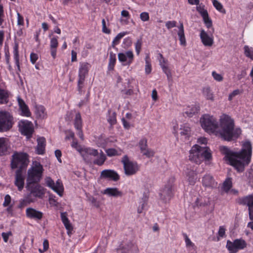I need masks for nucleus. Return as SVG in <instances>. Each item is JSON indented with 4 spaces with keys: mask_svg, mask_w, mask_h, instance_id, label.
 <instances>
[{
    "mask_svg": "<svg viewBox=\"0 0 253 253\" xmlns=\"http://www.w3.org/2000/svg\"><path fill=\"white\" fill-rule=\"evenodd\" d=\"M252 145L250 142L246 141L243 145L241 151H232L226 146L220 147L221 153L225 155V159L230 165L233 166L239 172L244 170L245 167L251 161L252 155Z\"/></svg>",
    "mask_w": 253,
    "mask_h": 253,
    "instance_id": "obj_1",
    "label": "nucleus"
},
{
    "mask_svg": "<svg viewBox=\"0 0 253 253\" xmlns=\"http://www.w3.org/2000/svg\"><path fill=\"white\" fill-rule=\"evenodd\" d=\"M221 128L220 135L224 140L231 141L233 138H237L241 133V130L238 128L234 129V121L229 116L222 115L220 119Z\"/></svg>",
    "mask_w": 253,
    "mask_h": 253,
    "instance_id": "obj_2",
    "label": "nucleus"
},
{
    "mask_svg": "<svg viewBox=\"0 0 253 253\" xmlns=\"http://www.w3.org/2000/svg\"><path fill=\"white\" fill-rule=\"evenodd\" d=\"M39 182H26V189L28 192L21 201L22 206L34 203L36 198L42 199L45 193V189Z\"/></svg>",
    "mask_w": 253,
    "mask_h": 253,
    "instance_id": "obj_3",
    "label": "nucleus"
},
{
    "mask_svg": "<svg viewBox=\"0 0 253 253\" xmlns=\"http://www.w3.org/2000/svg\"><path fill=\"white\" fill-rule=\"evenodd\" d=\"M211 157V150L209 148L201 147L196 144L190 151L189 159L193 163L199 164L203 160H210Z\"/></svg>",
    "mask_w": 253,
    "mask_h": 253,
    "instance_id": "obj_4",
    "label": "nucleus"
},
{
    "mask_svg": "<svg viewBox=\"0 0 253 253\" xmlns=\"http://www.w3.org/2000/svg\"><path fill=\"white\" fill-rule=\"evenodd\" d=\"M43 171V168L40 163L33 162L28 170L26 182H39L42 178Z\"/></svg>",
    "mask_w": 253,
    "mask_h": 253,
    "instance_id": "obj_5",
    "label": "nucleus"
},
{
    "mask_svg": "<svg viewBox=\"0 0 253 253\" xmlns=\"http://www.w3.org/2000/svg\"><path fill=\"white\" fill-rule=\"evenodd\" d=\"M28 163V155L26 153L15 152L12 156L10 164L12 169H18L23 171Z\"/></svg>",
    "mask_w": 253,
    "mask_h": 253,
    "instance_id": "obj_6",
    "label": "nucleus"
},
{
    "mask_svg": "<svg viewBox=\"0 0 253 253\" xmlns=\"http://www.w3.org/2000/svg\"><path fill=\"white\" fill-rule=\"evenodd\" d=\"M202 127L206 131L209 133H213L218 128V122L213 117L205 114L200 119Z\"/></svg>",
    "mask_w": 253,
    "mask_h": 253,
    "instance_id": "obj_7",
    "label": "nucleus"
},
{
    "mask_svg": "<svg viewBox=\"0 0 253 253\" xmlns=\"http://www.w3.org/2000/svg\"><path fill=\"white\" fill-rule=\"evenodd\" d=\"M121 162L123 164L125 173L127 176L136 174L139 169V167L137 163L130 161L127 155L123 157Z\"/></svg>",
    "mask_w": 253,
    "mask_h": 253,
    "instance_id": "obj_8",
    "label": "nucleus"
},
{
    "mask_svg": "<svg viewBox=\"0 0 253 253\" xmlns=\"http://www.w3.org/2000/svg\"><path fill=\"white\" fill-rule=\"evenodd\" d=\"M12 118L9 113L0 111V132L6 131L12 126Z\"/></svg>",
    "mask_w": 253,
    "mask_h": 253,
    "instance_id": "obj_9",
    "label": "nucleus"
},
{
    "mask_svg": "<svg viewBox=\"0 0 253 253\" xmlns=\"http://www.w3.org/2000/svg\"><path fill=\"white\" fill-rule=\"evenodd\" d=\"M247 246V243L242 239H235L233 242L228 240L226 243V248L229 253H237L239 250L246 248Z\"/></svg>",
    "mask_w": 253,
    "mask_h": 253,
    "instance_id": "obj_10",
    "label": "nucleus"
},
{
    "mask_svg": "<svg viewBox=\"0 0 253 253\" xmlns=\"http://www.w3.org/2000/svg\"><path fill=\"white\" fill-rule=\"evenodd\" d=\"M19 129L22 134L26 135L27 138L31 137L34 131L33 124L27 120H21L18 124Z\"/></svg>",
    "mask_w": 253,
    "mask_h": 253,
    "instance_id": "obj_11",
    "label": "nucleus"
},
{
    "mask_svg": "<svg viewBox=\"0 0 253 253\" xmlns=\"http://www.w3.org/2000/svg\"><path fill=\"white\" fill-rule=\"evenodd\" d=\"M46 185L55 192L59 196H63L64 187L61 181L58 179L56 183L49 177L45 178Z\"/></svg>",
    "mask_w": 253,
    "mask_h": 253,
    "instance_id": "obj_12",
    "label": "nucleus"
},
{
    "mask_svg": "<svg viewBox=\"0 0 253 253\" xmlns=\"http://www.w3.org/2000/svg\"><path fill=\"white\" fill-rule=\"evenodd\" d=\"M214 29L212 28L211 31L209 32H206L204 30L200 31V37L203 45L205 46H211L214 42L213 33Z\"/></svg>",
    "mask_w": 253,
    "mask_h": 253,
    "instance_id": "obj_13",
    "label": "nucleus"
},
{
    "mask_svg": "<svg viewBox=\"0 0 253 253\" xmlns=\"http://www.w3.org/2000/svg\"><path fill=\"white\" fill-rule=\"evenodd\" d=\"M14 178V185L17 187L19 191H22L25 184V176L23 171L21 169H17L15 171Z\"/></svg>",
    "mask_w": 253,
    "mask_h": 253,
    "instance_id": "obj_14",
    "label": "nucleus"
},
{
    "mask_svg": "<svg viewBox=\"0 0 253 253\" xmlns=\"http://www.w3.org/2000/svg\"><path fill=\"white\" fill-rule=\"evenodd\" d=\"M134 58V55L132 51L129 50L125 53H119L118 54V60L120 62L124 63L123 65L129 66Z\"/></svg>",
    "mask_w": 253,
    "mask_h": 253,
    "instance_id": "obj_15",
    "label": "nucleus"
},
{
    "mask_svg": "<svg viewBox=\"0 0 253 253\" xmlns=\"http://www.w3.org/2000/svg\"><path fill=\"white\" fill-rule=\"evenodd\" d=\"M173 186L172 184H168L160 193V198L164 202L169 201L172 196Z\"/></svg>",
    "mask_w": 253,
    "mask_h": 253,
    "instance_id": "obj_16",
    "label": "nucleus"
},
{
    "mask_svg": "<svg viewBox=\"0 0 253 253\" xmlns=\"http://www.w3.org/2000/svg\"><path fill=\"white\" fill-rule=\"evenodd\" d=\"M84 160L87 163L95 162V150L89 148H83L79 152Z\"/></svg>",
    "mask_w": 253,
    "mask_h": 253,
    "instance_id": "obj_17",
    "label": "nucleus"
},
{
    "mask_svg": "<svg viewBox=\"0 0 253 253\" xmlns=\"http://www.w3.org/2000/svg\"><path fill=\"white\" fill-rule=\"evenodd\" d=\"M138 252L137 246L130 241L127 242L122 247L117 249V253H137Z\"/></svg>",
    "mask_w": 253,
    "mask_h": 253,
    "instance_id": "obj_18",
    "label": "nucleus"
},
{
    "mask_svg": "<svg viewBox=\"0 0 253 253\" xmlns=\"http://www.w3.org/2000/svg\"><path fill=\"white\" fill-rule=\"evenodd\" d=\"M240 203L247 205L249 207V215L251 220H253V196L249 195L240 200Z\"/></svg>",
    "mask_w": 253,
    "mask_h": 253,
    "instance_id": "obj_19",
    "label": "nucleus"
},
{
    "mask_svg": "<svg viewBox=\"0 0 253 253\" xmlns=\"http://www.w3.org/2000/svg\"><path fill=\"white\" fill-rule=\"evenodd\" d=\"M90 67V65L86 62L80 63L78 72V79L85 80Z\"/></svg>",
    "mask_w": 253,
    "mask_h": 253,
    "instance_id": "obj_20",
    "label": "nucleus"
},
{
    "mask_svg": "<svg viewBox=\"0 0 253 253\" xmlns=\"http://www.w3.org/2000/svg\"><path fill=\"white\" fill-rule=\"evenodd\" d=\"M100 178H108L116 181L120 179V176L116 171L112 169H105L101 171Z\"/></svg>",
    "mask_w": 253,
    "mask_h": 253,
    "instance_id": "obj_21",
    "label": "nucleus"
},
{
    "mask_svg": "<svg viewBox=\"0 0 253 253\" xmlns=\"http://www.w3.org/2000/svg\"><path fill=\"white\" fill-rule=\"evenodd\" d=\"M26 214L29 218L37 220L41 219L43 216V214L41 211L32 208H28L26 210Z\"/></svg>",
    "mask_w": 253,
    "mask_h": 253,
    "instance_id": "obj_22",
    "label": "nucleus"
},
{
    "mask_svg": "<svg viewBox=\"0 0 253 253\" xmlns=\"http://www.w3.org/2000/svg\"><path fill=\"white\" fill-rule=\"evenodd\" d=\"M185 173L187 177V180L190 184H194L196 180L197 173L194 170V168L191 167L187 166L185 170Z\"/></svg>",
    "mask_w": 253,
    "mask_h": 253,
    "instance_id": "obj_23",
    "label": "nucleus"
},
{
    "mask_svg": "<svg viewBox=\"0 0 253 253\" xmlns=\"http://www.w3.org/2000/svg\"><path fill=\"white\" fill-rule=\"evenodd\" d=\"M10 147L8 140L4 137L0 138V155H5Z\"/></svg>",
    "mask_w": 253,
    "mask_h": 253,
    "instance_id": "obj_24",
    "label": "nucleus"
},
{
    "mask_svg": "<svg viewBox=\"0 0 253 253\" xmlns=\"http://www.w3.org/2000/svg\"><path fill=\"white\" fill-rule=\"evenodd\" d=\"M17 101L19 108L21 110L22 115L26 117H29L31 115V113L28 106L25 104L24 100L18 96L17 97Z\"/></svg>",
    "mask_w": 253,
    "mask_h": 253,
    "instance_id": "obj_25",
    "label": "nucleus"
},
{
    "mask_svg": "<svg viewBox=\"0 0 253 253\" xmlns=\"http://www.w3.org/2000/svg\"><path fill=\"white\" fill-rule=\"evenodd\" d=\"M58 45V37H52L50 41V50L52 57L55 59L56 57L57 47Z\"/></svg>",
    "mask_w": 253,
    "mask_h": 253,
    "instance_id": "obj_26",
    "label": "nucleus"
},
{
    "mask_svg": "<svg viewBox=\"0 0 253 253\" xmlns=\"http://www.w3.org/2000/svg\"><path fill=\"white\" fill-rule=\"evenodd\" d=\"M38 145L36 148L37 153L41 155L43 154L45 150V139L42 137L37 139Z\"/></svg>",
    "mask_w": 253,
    "mask_h": 253,
    "instance_id": "obj_27",
    "label": "nucleus"
},
{
    "mask_svg": "<svg viewBox=\"0 0 253 253\" xmlns=\"http://www.w3.org/2000/svg\"><path fill=\"white\" fill-rule=\"evenodd\" d=\"M103 193L109 196L115 197L122 196V192L117 188H107L104 190Z\"/></svg>",
    "mask_w": 253,
    "mask_h": 253,
    "instance_id": "obj_28",
    "label": "nucleus"
},
{
    "mask_svg": "<svg viewBox=\"0 0 253 253\" xmlns=\"http://www.w3.org/2000/svg\"><path fill=\"white\" fill-rule=\"evenodd\" d=\"M61 218L62 222L63 223L66 229L67 230V233L70 235L72 230H73V227L72 224L70 223V221L67 217L66 212L61 213Z\"/></svg>",
    "mask_w": 253,
    "mask_h": 253,
    "instance_id": "obj_29",
    "label": "nucleus"
},
{
    "mask_svg": "<svg viewBox=\"0 0 253 253\" xmlns=\"http://www.w3.org/2000/svg\"><path fill=\"white\" fill-rule=\"evenodd\" d=\"M202 183L205 187H211L215 185V181L213 177L209 174H206L202 179Z\"/></svg>",
    "mask_w": 253,
    "mask_h": 253,
    "instance_id": "obj_30",
    "label": "nucleus"
},
{
    "mask_svg": "<svg viewBox=\"0 0 253 253\" xmlns=\"http://www.w3.org/2000/svg\"><path fill=\"white\" fill-rule=\"evenodd\" d=\"M202 93L204 97L208 100L214 101V97L213 92L209 86H206L203 88Z\"/></svg>",
    "mask_w": 253,
    "mask_h": 253,
    "instance_id": "obj_31",
    "label": "nucleus"
},
{
    "mask_svg": "<svg viewBox=\"0 0 253 253\" xmlns=\"http://www.w3.org/2000/svg\"><path fill=\"white\" fill-rule=\"evenodd\" d=\"M180 134L181 136H184L185 138H188L191 134V128L187 124H185L180 126Z\"/></svg>",
    "mask_w": 253,
    "mask_h": 253,
    "instance_id": "obj_32",
    "label": "nucleus"
},
{
    "mask_svg": "<svg viewBox=\"0 0 253 253\" xmlns=\"http://www.w3.org/2000/svg\"><path fill=\"white\" fill-rule=\"evenodd\" d=\"M178 32L177 35L179 37L180 44L183 46L186 45V40L184 32V27L182 23H180V25L178 27Z\"/></svg>",
    "mask_w": 253,
    "mask_h": 253,
    "instance_id": "obj_33",
    "label": "nucleus"
},
{
    "mask_svg": "<svg viewBox=\"0 0 253 253\" xmlns=\"http://www.w3.org/2000/svg\"><path fill=\"white\" fill-rule=\"evenodd\" d=\"M200 111V106L198 105H192L188 107L185 114L189 117H192L194 115L197 114Z\"/></svg>",
    "mask_w": 253,
    "mask_h": 253,
    "instance_id": "obj_34",
    "label": "nucleus"
},
{
    "mask_svg": "<svg viewBox=\"0 0 253 253\" xmlns=\"http://www.w3.org/2000/svg\"><path fill=\"white\" fill-rule=\"evenodd\" d=\"M36 113L39 118L43 119L46 117L45 108L42 105L36 106Z\"/></svg>",
    "mask_w": 253,
    "mask_h": 253,
    "instance_id": "obj_35",
    "label": "nucleus"
},
{
    "mask_svg": "<svg viewBox=\"0 0 253 253\" xmlns=\"http://www.w3.org/2000/svg\"><path fill=\"white\" fill-rule=\"evenodd\" d=\"M108 114V122L111 126L115 125L117 123L116 113L115 112L112 111L111 110H109Z\"/></svg>",
    "mask_w": 253,
    "mask_h": 253,
    "instance_id": "obj_36",
    "label": "nucleus"
},
{
    "mask_svg": "<svg viewBox=\"0 0 253 253\" xmlns=\"http://www.w3.org/2000/svg\"><path fill=\"white\" fill-rule=\"evenodd\" d=\"M74 126L77 129H82V120L81 114L78 113L76 115L74 120Z\"/></svg>",
    "mask_w": 253,
    "mask_h": 253,
    "instance_id": "obj_37",
    "label": "nucleus"
},
{
    "mask_svg": "<svg viewBox=\"0 0 253 253\" xmlns=\"http://www.w3.org/2000/svg\"><path fill=\"white\" fill-rule=\"evenodd\" d=\"M106 160V156L103 153L98 154L96 150V164L101 166Z\"/></svg>",
    "mask_w": 253,
    "mask_h": 253,
    "instance_id": "obj_38",
    "label": "nucleus"
},
{
    "mask_svg": "<svg viewBox=\"0 0 253 253\" xmlns=\"http://www.w3.org/2000/svg\"><path fill=\"white\" fill-rule=\"evenodd\" d=\"M84 80H78L77 90L80 94H82L85 91Z\"/></svg>",
    "mask_w": 253,
    "mask_h": 253,
    "instance_id": "obj_39",
    "label": "nucleus"
},
{
    "mask_svg": "<svg viewBox=\"0 0 253 253\" xmlns=\"http://www.w3.org/2000/svg\"><path fill=\"white\" fill-rule=\"evenodd\" d=\"M116 61V54L110 52L109 55V69H113L115 64Z\"/></svg>",
    "mask_w": 253,
    "mask_h": 253,
    "instance_id": "obj_40",
    "label": "nucleus"
},
{
    "mask_svg": "<svg viewBox=\"0 0 253 253\" xmlns=\"http://www.w3.org/2000/svg\"><path fill=\"white\" fill-rule=\"evenodd\" d=\"M8 96L7 91L0 88V103H6Z\"/></svg>",
    "mask_w": 253,
    "mask_h": 253,
    "instance_id": "obj_41",
    "label": "nucleus"
},
{
    "mask_svg": "<svg viewBox=\"0 0 253 253\" xmlns=\"http://www.w3.org/2000/svg\"><path fill=\"white\" fill-rule=\"evenodd\" d=\"M127 34V32H124L120 33L119 34H118L116 36V37L114 38V39L112 42V46L114 47L116 45L118 44L120 40Z\"/></svg>",
    "mask_w": 253,
    "mask_h": 253,
    "instance_id": "obj_42",
    "label": "nucleus"
},
{
    "mask_svg": "<svg viewBox=\"0 0 253 253\" xmlns=\"http://www.w3.org/2000/svg\"><path fill=\"white\" fill-rule=\"evenodd\" d=\"M232 187V181L231 178H227L223 182L222 189L225 192H227Z\"/></svg>",
    "mask_w": 253,
    "mask_h": 253,
    "instance_id": "obj_43",
    "label": "nucleus"
},
{
    "mask_svg": "<svg viewBox=\"0 0 253 253\" xmlns=\"http://www.w3.org/2000/svg\"><path fill=\"white\" fill-rule=\"evenodd\" d=\"M13 56L16 65L17 66L18 69L19 70L20 66L19 61L18 48V46L17 45H15L14 47Z\"/></svg>",
    "mask_w": 253,
    "mask_h": 253,
    "instance_id": "obj_44",
    "label": "nucleus"
},
{
    "mask_svg": "<svg viewBox=\"0 0 253 253\" xmlns=\"http://www.w3.org/2000/svg\"><path fill=\"white\" fill-rule=\"evenodd\" d=\"M145 71L146 74H149L151 72V64L149 56L147 55L145 57Z\"/></svg>",
    "mask_w": 253,
    "mask_h": 253,
    "instance_id": "obj_45",
    "label": "nucleus"
},
{
    "mask_svg": "<svg viewBox=\"0 0 253 253\" xmlns=\"http://www.w3.org/2000/svg\"><path fill=\"white\" fill-rule=\"evenodd\" d=\"M212 3L217 10L223 13H225V10L223 8L222 5L217 0H212Z\"/></svg>",
    "mask_w": 253,
    "mask_h": 253,
    "instance_id": "obj_46",
    "label": "nucleus"
},
{
    "mask_svg": "<svg viewBox=\"0 0 253 253\" xmlns=\"http://www.w3.org/2000/svg\"><path fill=\"white\" fill-rule=\"evenodd\" d=\"M141 153L144 156H145L147 158H150L154 156V152L151 149H149L148 148L143 150L141 151Z\"/></svg>",
    "mask_w": 253,
    "mask_h": 253,
    "instance_id": "obj_47",
    "label": "nucleus"
},
{
    "mask_svg": "<svg viewBox=\"0 0 253 253\" xmlns=\"http://www.w3.org/2000/svg\"><path fill=\"white\" fill-rule=\"evenodd\" d=\"M140 151L148 148L147 140L145 138L141 139L138 143Z\"/></svg>",
    "mask_w": 253,
    "mask_h": 253,
    "instance_id": "obj_48",
    "label": "nucleus"
},
{
    "mask_svg": "<svg viewBox=\"0 0 253 253\" xmlns=\"http://www.w3.org/2000/svg\"><path fill=\"white\" fill-rule=\"evenodd\" d=\"M4 11L3 9V6L0 4V27L3 28V23L4 21Z\"/></svg>",
    "mask_w": 253,
    "mask_h": 253,
    "instance_id": "obj_49",
    "label": "nucleus"
},
{
    "mask_svg": "<svg viewBox=\"0 0 253 253\" xmlns=\"http://www.w3.org/2000/svg\"><path fill=\"white\" fill-rule=\"evenodd\" d=\"M162 70L167 76L168 79L169 80L171 78L170 70L167 65H162Z\"/></svg>",
    "mask_w": 253,
    "mask_h": 253,
    "instance_id": "obj_50",
    "label": "nucleus"
},
{
    "mask_svg": "<svg viewBox=\"0 0 253 253\" xmlns=\"http://www.w3.org/2000/svg\"><path fill=\"white\" fill-rule=\"evenodd\" d=\"M244 48L246 56L253 60V49L251 50L248 46H245Z\"/></svg>",
    "mask_w": 253,
    "mask_h": 253,
    "instance_id": "obj_51",
    "label": "nucleus"
},
{
    "mask_svg": "<svg viewBox=\"0 0 253 253\" xmlns=\"http://www.w3.org/2000/svg\"><path fill=\"white\" fill-rule=\"evenodd\" d=\"M204 23L208 28H212V23L211 20L209 18V15L203 18Z\"/></svg>",
    "mask_w": 253,
    "mask_h": 253,
    "instance_id": "obj_52",
    "label": "nucleus"
},
{
    "mask_svg": "<svg viewBox=\"0 0 253 253\" xmlns=\"http://www.w3.org/2000/svg\"><path fill=\"white\" fill-rule=\"evenodd\" d=\"M142 41L141 40H138L135 44V48L137 55L139 54L141 49Z\"/></svg>",
    "mask_w": 253,
    "mask_h": 253,
    "instance_id": "obj_53",
    "label": "nucleus"
},
{
    "mask_svg": "<svg viewBox=\"0 0 253 253\" xmlns=\"http://www.w3.org/2000/svg\"><path fill=\"white\" fill-rule=\"evenodd\" d=\"M241 93V92L238 89L234 90L230 94H229L228 96V100L229 101H231L234 97L240 94Z\"/></svg>",
    "mask_w": 253,
    "mask_h": 253,
    "instance_id": "obj_54",
    "label": "nucleus"
},
{
    "mask_svg": "<svg viewBox=\"0 0 253 253\" xmlns=\"http://www.w3.org/2000/svg\"><path fill=\"white\" fill-rule=\"evenodd\" d=\"M106 153L108 156H114L118 155V151L113 148L108 149L106 150Z\"/></svg>",
    "mask_w": 253,
    "mask_h": 253,
    "instance_id": "obj_55",
    "label": "nucleus"
},
{
    "mask_svg": "<svg viewBox=\"0 0 253 253\" xmlns=\"http://www.w3.org/2000/svg\"><path fill=\"white\" fill-rule=\"evenodd\" d=\"M11 197L9 195H6L4 197V201L3 203V206L4 207L8 206L11 203Z\"/></svg>",
    "mask_w": 253,
    "mask_h": 253,
    "instance_id": "obj_56",
    "label": "nucleus"
},
{
    "mask_svg": "<svg viewBox=\"0 0 253 253\" xmlns=\"http://www.w3.org/2000/svg\"><path fill=\"white\" fill-rule=\"evenodd\" d=\"M176 26V22L175 21H169L166 23V26L168 29L175 27Z\"/></svg>",
    "mask_w": 253,
    "mask_h": 253,
    "instance_id": "obj_57",
    "label": "nucleus"
},
{
    "mask_svg": "<svg viewBox=\"0 0 253 253\" xmlns=\"http://www.w3.org/2000/svg\"><path fill=\"white\" fill-rule=\"evenodd\" d=\"M140 19L143 21H147L149 19V16L148 12H142L140 15Z\"/></svg>",
    "mask_w": 253,
    "mask_h": 253,
    "instance_id": "obj_58",
    "label": "nucleus"
},
{
    "mask_svg": "<svg viewBox=\"0 0 253 253\" xmlns=\"http://www.w3.org/2000/svg\"><path fill=\"white\" fill-rule=\"evenodd\" d=\"M212 77L217 81L220 82L223 80V77L220 74L216 73L215 71L212 73Z\"/></svg>",
    "mask_w": 253,
    "mask_h": 253,
    "instance_id": "obj_59",
    "label": "nucleus"
},
{
    "mask_svg": "<svg viewBox=\"0 0 253 253\" xmlns=\"http://www.w3.org/2000/svg\"><path fill=\"white\" fill-rule=\"evenodd\" d=\"M184 236L185 237V241L186 243V245L187 247H193L194 246V244L191 241L190 239L188 238L186 234H184Z\"/></svg>",
    "mask_w": 253,
    "mask_h": 253,
    "instance_id": "obj_60",
    "label": "nucleus"
},
{
    "mask_svg": "<svg viewBox=\"0 0 253 253\" xmlns=\"http://www.w3.org/2000/svg\"><path fill=\"white\" fill-rule=\"evenodd\" d=\"M102 32L106 34H110V30L107 28L106 25V22L105 20L103 19L102 20Z\"/></svg>",
    "mask_w": 253,
    "mask_h": 253,
    "instance_id": "obj_61",
    "label": "nucleus"
},
{
    "mask_svg": "<svg viewBox=\"0 0 253 253\" xmlns=\"http://www.w3.org/2000/svg\"><path fill=\"white\" fill-rule=\"evenodd\" d=\"M17 24L18 25H23L24 18L19 13H17Z\"/></svg>",
    "mask_w": 253,
    "mask_h": 253,
    "instance_id": "obj_62",
    "label": "nucleus"
},
{
    "mask_svg": "<svg viewBox=\"0 0 253 253\" xmlns=\"http://www.w3.org/2000/svg\"><path fill=\"white\" fill-rule=\"evenodd\" d=\"M38 59V55L37 54L32 53L30 55V60L33 64H35Z\"/></svg>",
    "mask_w": 253,
    "mask_h": 253,
    "instance_id": "obj_63",
    "label": "nucleus"
},
{
    "mask_svg": "<svg viewBox=\"0 0 253 253\" xmlns=\"http://www.w3.org/2000/svg\"><path fill=\"white\" fill-rule=\"evenodd\" d=\"M11 233L9 232L8 233H4L3 232L1 234V236L3 238V239L5 242H7L8 239V238L10 235H11Z\"/></svg>",
    "mask_w": 253,
    "mask_h": 253,
    "instance_id": "obj_64",
    "label": "nucleus"
}]
</instances>
